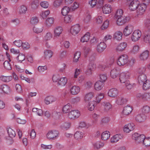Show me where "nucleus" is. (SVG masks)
Here are the masks:
<instances>
[{"mask_svg": "<svg viewBox=\"0 0 150 150\" xmlns=\"http://www.w3.org/2000/svg\"><path fill=\"white\" fill-rule=\"evenodd\" d=\"M52 80L53 82H57V84L61 86H64L66 84V77H61L58 74H54L52 77Z\"/></svg>", "mask_w": 150, "mask_h": 150, "instance_id": "nucleus-1", "label": "nucleus"}, {"mask_svg": "<svg viewBox=\"0 0 150 150\" xmlns=\"http://www.w3.org/2000/svg\"><path fill=\"white\" fill-rule=\"evenodd\" d=\"M110 132L105 131L102 133L101 135V139L103 140H106L110 137Z\"/></svg>", "mask_w": 150, "mask_h": 150, "instance_id": "nucleus-37", "label": "nucleus"}, {"mask_svg": "<svg viewBox=\"0 0 150 150\" xmlns=\"http://www.w3.org/2000/svg\"><path fill=\"white\" fill-rule=\"evenodd\" d=\"M9 61H6L4 63V67L5 69L7 70H11V64Z\"/></svg>", "mask_w": 150, "mask_h": 150, "instance_id": "nucleus-44", "label": "nucleus"}, {"mask_svg": "<svg viewBox=\"0 0 150 150\" xmlns=\"http://www.w3.org/2000/svg\"><path fill=\"white\" fill-rule=\"evenodd\" d=\"M54 20L53 17H50L47 18L45 20V25L47 27H50L54 23Z\"/></svg>", "mask_w": 150, "mask_h": 150, "instance_id": "nucleus-28", "label": "nucleus"}, {"mask_svg": "<svg viewBox=\"0 0 150 150\" xmlns=\"http://www.w3.org/2000/svg\"><path fill=\"white\" fill-rule=\"evenodd\" d=\"M150 112V108L148 106H144L142 108V114L145 115L149 113Z\"/></svg>", "mask_w": 150, "mask_h": 150, "instance_id": "nucleus-52", "label": "nucleus"}, {"mask_svg": "<svg viewBox=\"0 0 150 150\" xmlns=\"http://www.w3.org/2000/svg\"><path fill=\"white\" fill-rule=\"evenodd\" d=\"M137 98H141L144 100H147L150 98V93H147L142 94L138 93L137 95Z\"/></svg>", "mask_w": 150, "mask_h": 150, "instance_id": "nucleus-23", "label": "nucleus"}, {"mask_svg": "<svg viewBox=\"0 0 150 150\" xmlns=\"http://www.w3.org/2000/svg\"><path fill=\"white\" fill-rule=\"evenodd\" d=\"M0 87L2 94H8L10 93L11 90L8 85L3 84L1 85Z\"/></svg>", "mask_w": 150, "mask_h": 150, "instance_id": "nucleus-10", "label": "nucleus"}, {"mask_svg": "<svg viewBox=\"0 0 150 150\" xmlns=\"http://www.w3.org/2000/svg\"><path fill=\"white\" fill-rule=\"evenodd\" d=\"M16 60L18 62L20 63H22L25 59V54L22 53L19 54L16 57Z\"/></svg>", "mask_w": 150, "mask_h": 150, "instance_id": "nucleus-34", "label": "nucleus"}, {"mask_svg": "<svg viewBox=\"0 0 150 150\" xmlns=\"http://www.w3.org/2000/svg\"><path fill=\"white\" fill-rule=\"evenodd\" d=\"M56 100V97L52 95L47 96L45 98V102L47 105L51 103L55 102Z\"/></svg>", "mask_w": 150, "mask_h": 150, "instance_id": "nucleus-13", "label": "nucleus"}, {"mask_svg": "<svg viewBox=\"0 0 150 150\" xmlns=\"http://www.w3.org/2000/svg\"><path fill=\"white\" fill-rule=\"evenodd\" d=\"M52 36V34L50 32H49L46 33V35L44 38L45 40L47 41L50 40Z\"/></svg>", "mask_w": 150, "mask_h": 150, "instance_id": "nucleus-58", "label": "nucleus"}, {"mask_svg": "<svg viewBox=\"0 0 150 150\" xmlns=\"http://www.w3.org/2000/svg\"><path fill=\"white\" fill-rule=\"evenodd\" d=\"M104 97V95L103 93L100 94L96 98V103H99L100 102V101Z\"/></svg>", "mask_w": 150, "mask_h": 150, "instance_id": "nucleus-63", "label": "nucleus"}, {"mask_svg": "<svg viewBox=\"0 0 150 150\" xmlns=\"http://www.w3.org/2000/svg\"><path fill=\"white\" fill-rule=\"evenodd\" d=\"M53 54V52L49 49L45 50L43 52V57L44 58L50 59L52 57Z\"/></svg>", "mask_w": 150, "mask_h": 150, "instance_id": "nucleus-8", "label": "nucleus"}, {"mask_svg": "<svg viewBox=\"0 0 150 150\" xmlns=\"http://www.w3.org/2000/svg\"><path fill=\"white\" fill-rule=\"evenodd\" d=\"M116 20L117 24L120 25H122L128 21L129 20V18L127 16H122Z\"/></svg>", "mask_w": 150, "mask_h": 150, "instance_id": "nucleus-12", "label": "nucleus"}, {"mask_svg": "<svg viewBox=\"0 0 150 150\" xmlns=\"http://www.w3.org/2000/svg\"><path fill=\"white\" fill-rule=\"evenodd\" d=\"M27 10V6L24 5L20 6L18 8V12L21 14H25L26 13Z\"/></svg>", "mask_w": 150, "mask_h": 150, "instance_id": "nucleus-25", "label": "nucleus"}, {"mask_svg": "<svg viewBox=\"0 0 150 150\" xmlns=\"http://www.w3.org/2000/svg\"><path fill=\"white\" fill-rule=\"evenodd\" d=\"M119 79L121 83H125L129 79V76L128 75L124 73H121L120 75Z\"/></svg>", "mask_w": 150, "mask_h": 150, "instance_id": "nucleus-14", "label": "nucleus"}, {"mask_svg": "<svg viewBox=\"0 0 150 150\" xmlns=\"http://www.w3.org/2000/svg\"><path fill=\"white\" fill-rule=\"evenodd\" d=\"M103 86V83L101 81H98L95 83V88L96 90L99 91L101 89Z\"/></svg>", "mask_w": 150, "mask_h": 150, "instance_id": "nucleus-35", "label": "nucleus"}, {"mask_svg": "<svg viewBox=\"0 0 150 150\" xmlns=\"http://www.w3.org/2000/svg\"><path fill=\"white\" fill-rule=\"evenodd\" d=\"M12 79V77L11 76H5L3 75L0 76V80L5 82H8L11 81Z\"/></svg>", "mask_w": 150, "mask_h": 150, "instance_id": "nucleus-27", "label": "nucleus"}, {"mask_svg": "<svg viewBox=\"0 0 150 150\" xmlns=\"http://www.w3.org/2000/svg\"><path fill=\"white\" fill-rule=\"evenodd\" d=\"M118 91L115 88H112L110 89L108 92V96L111 97L115 98L118 94Z\"/></svg>", "mask_w": 150, "mask_h": 150, "instance_id": "nucleus-18", "label": "nucleus"}, {"mask_svg": "<svg viewBox=\"0 0 150 150\" xmlns=\"http://www.w3.org/2000/svg\"><path fill=\"white\" fill-rule=\"evenodd\" d=\"M96 68V64L93 62L90 63L88 66L86 74L87 75H90L92 74L93 71Z\"/></svg>", "mask_w": 150, "mask_h": 150, "instance_id": "nucleus-6", "label": "nucleus"}, {"mask_svg": "<svg viewBox=\"0 0 150 150\" xmlns=\"http://www.w3.org/2000/svg\"><path fill=\"white\" fill-rule=\"evenodd\" d=\"M59 58L62 62L65 61L66 58V51L65 50H61L59 54ZM66 64L65 62H62L61 64L60 68L59 71L60 72H63L65 71Z\"/></svg>", "mask_w": 150, "mask_h": 150, "instance_id": "nucleus-3", "label": "nucleus"}, {"mask_svg": "<svg viewBox=\"0 0 150 150\" xmlns=\"http://www.w3.org/2000/svg\"><path fill=\"white\" fill-rule=\"evenodd\" d=\"M39 4V1L38 0H35L31 3L30 6L32 8L34 9L37 8Z\"/></svg>", "mask_w": 150, "mask_h": 150, "instance_id": "nucleus-45", "label": "nucleus"}, {"mask_svg": "<svg viewBox=\"0 0 150 150\" xmlns=\"http://www.w3.org/2000/svg\"><path fill=\"white\" fill-rule=\"evenodd\" d=\"M63 31L62 28L60 26L56 27L54 30V35L55 37H59Z\"/></svg>", "mask_w": 150, "mask_h": 150, "instance_id": "nucleus-15", "label": "nucleus"}, {"mask_svg": "<svg viewBox=\"0 0 150 150\" xmlns=\"http://www.w3.org/2000/svg\"><path fill=\"white\" fill-rule=\"evenodd\" d=\"M80 30L79 25H76L71 27L70 31L72 35H75L78 33Z\"/></svg>", "mask_w": 150, "mask_h": 150, "instance_id": "nucleus-17", "label": "nucleus"}, {"mask_svg": "<svg viewBox=\"0 0 150 150\" xmlns=\"http://www.w3.org/2000/svg\"><path fill=\"white\" fill-rule=\"evenodd\" d=\"M143 144L146 146H149L150 145V138H145Z\"/></svg>", "mask_w": 150, "mask_h": 150, "instance_id": "nucleus-64", "label": "nucleus"}, {"mask_svg": "<svg viewBox=\"0 0 150 150\" xmlns=\"http://www.w3.org/2000/svg\"><path fill=\"white\" fill-rule=\"evenodd\" d=\"M143 88L144 90H147L150 88V80H147L143 84Z\"/></svg>", "mask_w": 150, "mask_h": 150, "instance_id": "nucleus-50", "label": "nucleus"}, {"mask_svg": "<svg viewBox=\"0 0 150 150\" xmlns=\"http://www.w3.org/2000/svg\"><path fill=\"white\" fill-rule=\"evenodd\" d=\"M127 45L125 42H122L119 44L117 48V50L119 51H122L126 47Z\"/></svg>", "mask_w": 150, "mask_h": 150, "instance_id": "nucleus-33", "label": "nucleus"}, {"mask_svg": "<svg viewBox=\"0 0 150 150\" xmlns=\"http://www.w3.org/2000/svg\"><path fill=\"white\" fill-rule=\"evenodd\" d=\"M7 131L9 136L11 138L15 137L16 134L14 131L11 128H8L7 129Z\"/></svg>", "mask_w": 150, "mask_h": 150, "instance_id": "nucleus-40", "label": "nucleus"}, {"mask_svg": "<svg viewBox=\"0 0 150 150\" xmlns=\"http://www.w3.org/2000/svg\"><path fill=\"white\" fill-rule=\"evenodd\" d=\"M133 27L131 25H128L126 26L124 30V34L126 36H127L130 34L132 32Z\"/></svg>", "mask_w": 150, "mask_h": 150, "instance_id": "nucleus-16", "label": "nucleus"}, {"mask_svg": "<svg viewBox=\"0 0 150 150\" xmlns=\"http://www.w3.org/2000/svg\"><path fill=\"white\" fill-rule=\"evenodd\" d=\"M33 112H35L39 116H42L43 115V112L41 109L37 108H33L32 109Z\"/></svg>", "mask_w": 150, "mask_h": 150, "instance_id": "nucleus-47", "label": "nucleus"}, {"mask_svg": "<svg viewBox=\"0 0 150 150\" xmlns=\"http://www.w3.org/2000/svg\"><path fill=\"white\" fill-rule=\"evenodd\" d=\"M142 35L141 32L139 30H135L133 33L131 39L132 41L136 42L140 38Z\"/></svg>", "mask_w": 150, "mask_h": 150, "instance_id": "nucleus-7", "label": "nucleus"}, {"mask_svg": "<svg viewBox=\"0 0 150 150\" xmlns=\"http://www.w3.org/2000/svg\"><path fill=\"white\" fill-rule=\"evenodd\" d=\"M79 6V4L75 2L73 3V5L71 6L70 8L66 6V8H67V13H69L70 12H71L73 11H75L76 9L78 8Z\"/></svg>", "mask_w": 150, "mask_h": 150, "instance_id": "nucleus-20", "label": "nucleus"}, {"mask_svg": "<svg viewBox=\"0 0 150 150\" xmlns=\"http://www.w3.org/2000/svg\"><path fill=\"white\" fill-rule=\"evenodd\" d=\"M81 54V52H77L75 53L74 54V62H76L78 61L80 57Z\"/></svg>", "mask_w": 150, "mask_h": 150, "instance_id": "nucleus-56", "label": "nucleus"}, {"mask_svg": "<svg viewBox=\"0 0 150 150\" xmlns=\"http://www.w3.org/2000/svg\"><path fill=\"white\" fill-rule=\"evenodd\" d=\"M53 147L52 144L46 145L42 144L40 145V147L43 150H50Z\"/></svg>", "mask_w": 150, "mask_h": 150, "instance_id": "nucleus-43", "label": "nucleus"}, {"mask_svg": "<svg viewBox=\"0 0 150 150\" xmlns=\"http://www.w3.org/2000/svg\"><path fill=\"white\" fill-rule=\"evenodd\" d=\"M39 21L38 18L36 16H34L31 18L30 20V24L34 25L37 24Z\"/></svg>", "mask_w": 150, "mask_h": 150, "instance_id": "nucleus-55", "label": "nucleus"}, {"mask_svg": "<svg viewBox=\"0 0 150 150\" xmlns=\"http://www.w3.org/2000/svg\"><path fill=\"white\" fill-rule=\"evenodd\" d=\"M103 105L104 106V109L105 111H108L111 108L112 106L108 102H103Z\"/></svg>", "mask_w": 150, "mask_h": 150, "instance_id": "nucleus-54", "label": "nucleus"}, {"mask_svg": "<svg viewBox=\"0 0 150 150\" xmlns=\"http://www.w3.org/2000/svg\"><path fill=\"white\" fill-rule=\"evenodd\" d=\"M111 7L107 4L105 5L102 8L103 13H104L108 14L111 12Z\"/></svg>", "mask_w": 150, "mask_h": 150, "instance_id": "nucleus-36", "label": "nucleus"}, {"mask_svg": "<svg viewBox=\"0 0 150 150\" xmlns=\"http://www.w3.org/2000/svg\"><path fill=\"white\" fill-rule=\"evenodd\" d=\"M106 45L104 42H100L97 46V50L99 52H102L106 48Z\"/></svg>", "mask_w": 150, "mask_h": 150, "instance_id": "nucleus-24", "label": "nucleus"}, {"mask_svg": "<svg viewBox=\"0 0 150 150\" xmlns=\"http://www.w3.org/2000/svg\"><path fill=\"white\" fill-rule=\"evenodd\" d=\"M71 93L73 95L77 94L80 91V88L77 86H72L70 89Z\"/></svg>", "mask_w": 150, "mask_h": 150, "instance_id": "nucleus-19", "label": "nucleus"}, {"mask_svg": "<svg viewBox=\"0 0 150 150\" xmlns=\"http://www.w3.org/2000/svg\"><path fill=\"white\" fill-rule=\"evenodd\" d=\"M145 138V136L143 134H141L135 140L136 142L137 143H139L141 142H143Z\"/></svg>", "mask_w": 150, "mask_h": 150, "instance_id": "nucleus-62", "label": "nucleus"}, {"mask_svg": "<svg viewBox=\"0 0 150 150\" xmlns=\"http://www.w3.org/2000/svg\"><path fill=\"white\" fill-rule=\"evenodd\" d=\"M44 27L43 26L37 27L34 26L33 28V32L36 34L40 33L43 30Z\"/></svg>", "mask_w": 150, "mask_h": 150, "instance_id": "nucleus-30", "label": "nucleus"}, {"mask_svg": "<svg viewBox=\"0 0 150 150\" xmlns=\"http://www.w3.org/2000/svg\"><path fill=\"white\" fill-rule=\"evenodd\" d=\"M132 110V107L129 105H128L124 108L122 113L125 115H127L131 113Z\"/></svg>", "mask_w": 150, "mask_h": 150, "instance_id": "nucleus-21", "label": "nucleus"}, {"mask_svg": "<svg viewBox=\"0 0 150 150\" xmlns=\"http://www.w3.org/2000/svg\"><path fill=\"white\" fill-rule=\"evenodd\" d=\"M146 70V68L145 67H140L138 70V73L140 74H145Z\"/></svg>", "mask_w": 150, "mask_h": 150, "instance_id": "nucleus-60", "label": "nucleus"}, {"mask_svg": "<svg viewBox=\"0 0 150 150\" xmlns=\"http://www.w3.org/2000/svg\"><path fill=\"white\" fill-rule=\"evenodd\" d=\"M119 73V71L117 69H112L110 72V76L113 78H116Z\"/></svg>", "mask_w": 150, "mask_h": 150, "instance_id": "nucleus-42", "label": "nucleus"}, {"mask_svg": "<svg viewBox=\"0 0 150 150\" xmlns=\"http://www.w3.org/2000/svg\"><path fill=\"white\" fill-rule=\"evenodd\" d=\"M144 41L146 43H150V34H145L143 38Z\"/></svg>", "mask_w": 150, "mask_h": 150, "instance_id": "nucleus-61", "label": "nucleus"}, {"mask_svg": "<svg viewBox=\"0 0 150 150\" xmlns=\"http://www.w3.org/2000/svg\"><path fill=\"white\" fill-rule=\"evenodd\" d=\"M139 4V1L133 0L130 3L129 5V8L132 11H134L137 9Z\"/></svg>", "mask_w": 150, "mask_h": 150, "instance_id": "nucleus-9", "label": "nucleus"}, {"mask_svg": "<svg viewBox=\"0 0 150 150\" xmlns=\"http://www.w3.org/2000/svg\"><path fill=\"white\" fill-rule=\"evenodd\" d=\"M146 116L143 114H140L137 115L136 117V120L137 121L142 122H143L146 119Z\"/></svg>", "mask_w": 150, "mask_h": 150, "instance_id": "nucleus-29", "label": "nucleus"}, {"mask_svg": "<svg viewBox=\"0 0 150 150\" xmlns=\"http://www.w3.org/2000/svg\"><path fill=\"white\" fill-rule=\"evenodd\" d=\"M13 43L15 45L19 47H22V41L20 40H16L13 42Z\"/></svg>", "mask_w": 150, "mask_h": 150, "instance_id": "nucleus-59", "label": "nucleus"}, {"mask_svg": "<svg viewBox=\"0 0 150 150\" xmlns=\"http://www.w3.org/2000/svg\"><path fill=\"white\" fill-rule=\"evenodd\" d=\"M149 57V52L146 50L142 52L139 56L140 59L141 60H146Z\"/></svg>", "mask_w": 150, "mask_h": 150, "instance_id": "nucleus-26", "label": "nucleus"}, {"mask_svg": "<svg viewBox=\"0 0 150 150\" xmlns=\"http://www.w3.org/2000/svg\"><path fill=\"white\" fill-rule=\"evenodd\" d=\"M83 133L79 131H77L75 133L74 136V138L77 140L81 139L83 137Z\"/></svg>", "mask_w": 150, "mask_h": 150, "instance_id": "nucleus-39", "label": "nucleus"}, {"mask_svg": "<svg viewBox=\"0 0 150 150\" xmlns=\"http://www.w3.org/2000/svg\"><path fill=\"white\" fill-rule=\"evenodd\" d=\"M128 57L127 55L123 54L120 56L117 61V64L120 66H123L127 63L128 60Z\"/></svg>", "mask_w": 150, "mask_h": 150, "instance_id": "nucleus-4", "label": "nucleus"}, {"mask_svg": "<svg viewBox=\"0 0 150 150\" xmlns=\"http://www.w3.org/2000/svg\"><path fill=\"white\" fill-rule=\"evenodd\" d=\"M62 0H55L53 2L54 6L56 8H58L62 4Z\"/></svg>", "mask_w": 150, "mask_h": 150, "instance_id": "nucleus-57", "label": "nucleus"}, {"mask_svg": "<svg viewBox=\"0 0 150 150\" xmlns=\"http://www.w3.org/2000/svg\"><path fill=\"white\" fill-rule=\"evenodd\" d=\"M47 70V67L46 66H39L37 68V70L38 72L43 73Z\"/></svg>", "mask_w": 150, "mask_h": 150, "instance_id": "nucleus-51", "label": "nucleus"}, {"mask_svg": "<svg viewBox=\"0 0 150 150\" xmlns=\"http://www.w3.org/2000/svg\"><path fill=\"white\" fill-rule=\"evenodd\" d=\"M127 99L124 97L120 96L118 97L116 101V103L118 105H122L126 103Z\"/></svg>", "mask_w": 150, "mask_h": 150, "instance_id": "nucleus-32", "label": "nucleus"}, {"mask_svg": "<svg viewBox=\"0 0 150 150\" xmlns=\"http://www.w3.org/2000/svg\"><path fill=\"white\" fill-rule=\"evenodd\" d=\"M50 13V11L49 10L42 11L40 14V16L43 19L46 18Z\"/></svg>", "mask_w": 150, "mask_h": 150, "instance_id": "nucleus-53", "label": "nucleus"}, {"mask_svg": "<svg viewBox=\"0 0 150 150\" xmlns=\"http://www.w3.org/2000/svg\"><path fill=\"white\" fill-rule=\"evenodd\" d=\"M138 82L140 85H143L146 81L147 77L145 74H140L138 78Z\"/></svg>", "mask_w": 150, "mask_h": 150, "instance_id": "nucleus-22", "label": "nucleus"}, {"mask_svg": "<svg viewBox=\"0 0 150 150\" xmlns=\"http://www.w3.org/2000/svg\"><path fill=\"white\" fill-rule=\"evenodd\" d=\"M59 136V133L57 130L53 129L49 131L46 135V137L49 140H54L58 139Z\"/></svg>", "mask_w": 150, "mask_h": 150, "instance_id": "nucleus-2", "label": "nucleus"}, {"mask_svg": "<svg viewBox=\"0 0 150 150\" xmlns=\"http://www.w3.org/2000/svg\"><path fill=\"white\" fill-rule=\"evenodd\" d=\"M120 135H118V134L114 136L110 139L111 142L112 143H115L117 142L120 139Z\"/></svg>", "mask_w": 150, "mask_h": 150, "instance_id": "nucleus-49", "label": "nucleus"}, {"mask_svg": "<svg viewBox=\"0 0 150 150\" xmlns=\"http://www.w3.org/2000/svg\"><path fill=\"white\" fill-rule=\"evenodd\" d=\"M147 6L144 4H139L137 8V13L138 15H142L145 11Z\"/></svg>", "mask_w": 150, "mask_h": 150, "instance_id": "nucleus-11", "label": "nucleus"}, {"mask_svg": "<svg viewBox=\"0 0 150 150\" xmlns=\"http://www.w3.org/2000/svg\"><path fill=\"white\" fill-rule=\"evenodd\" d=\"M68 113L67 115L70 119H74L78 118L80 115V112L78 110H72Z\"/></svg>", "mask_w": 150, "mask_h": 150, "instance_id": "nucleus-5", "label": "nucleus"}, {"mask_svg": "<svg viewBox=\"0 0 150 150\" xmlns=\"http://www.w3.org/2000/svg\"><path fill=\"white\" fill-rule=\"evenodd\" d=\"M93 97V93L92 92H90L86 95L85 97V100L86 101H89Z\"/></svg>", "mask_w": 150, "mask_h": 150, "instance_id": "nucleus-48", "label": "nucleus"}, {"mask_svg": "<svg viewBox=\"0 0 150 150\" xmlns=\"http://www.w3.org/2000/svg\"><path fill=\"white\" fill-rule=\"evenodd\" d=\"M96 101L93 100L92 101L89 102L88 105V108L90 111L93 110L96 105Z\"/></svg>", "mask_w": 150, "mask_h": 150, "instance_id": "nucleus-41", "label": "nucleus"}, {"mask_svg": "<svg viewBox=\"0 0 150 150\" xmlns=\"http://www.w3.org/2000/svg\"><path fill=\"white\" fill-rule=\"evenodd\" d=\"M123 14V11L121 9H118L117 10L115 14L114 18L116 20H117L118 18H119L120 17L122 16Z\"/></svg>", "mask_w": 150, "mask_h": 150, "instance_id": "nucleus-38", "label": "nucleus"}, {"mask_svg": "<svg viewBox=\"0 0 150 150\" xmlns=\"http://www.w3.org/2000/svg\"><path fill=\"white\" fill-rule=\"evenodd\" d=\"M122 33L120 31L116 32L114 34L113 38L114 39L120 41L122 38Z\"/></svg>", "mask_w": 150, "mask_h": 150, "instance_id": "nucleus-31", "label": "nucleus"}, {"mask_svg": "<svg viewBox=\"0 0 150 150\" xmlns=\"http://www.w3.org/2000/svg\"><path fill=\"white\" fill-rule=\"evenodd\" d=\"M90 37L89 33L85 34L81 39V40L82 42H87L88 41Z\"/></svg>", "mask_w": 150, "mask_h": 150, "instance_id": "nucleus-46", "label": "nucleus"}]
</instances>
